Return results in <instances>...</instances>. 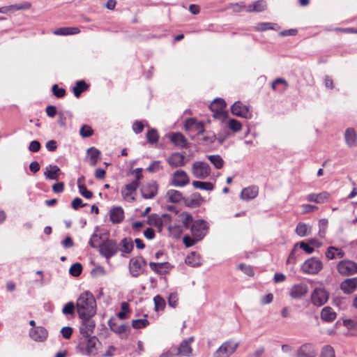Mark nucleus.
Here are the masks:
<instances>
[{
    "mask_svg": "<svg viewBox=\"0 0 357 357\" xmlns=\"http://www.w3.org/2000/svg\"><path fill=\"white\" fill-rule=\"evenodd\" d=\"M76 310L79 318L93 317L96 313V301L90 291L81 294L76 301Z\"/></svg>",
    "mask_w": 357,
    "mask_h": 357,
    "instance_id": "1",
    "label": "nucleus"
},
{
    "mask_svg": "<svg viewBox=\"0 0 357 357\" xmlns=\"http://www.w3.org/2000/svg\"><path fill=\"white\" fill-rule=\"evenodd\" d=\"M192 223V216L186 212L177 215L174 222L169 225V235L174 238H179L184 229H190Z\"/></svg>",
    "mask_w": 357,
    "mask_h": 357,
    "instance_id": "2",
    "label": "nucleus"
},
{
    "mask_svg": "<svg viewBox=\"0 0 357 357\" xmlns=\"http://www.w3.org/2000/svg\"><path fill=\"white\" fill-rule=\"evenodd\" d=\"M100 344V342L96 336L81 337L78 341L77 349L83 354L95 356L98 354Z\"/></svg>",
    "mask_w": 357,
    "mask_h": 357,
    "instance_id": "3",
    "label": "nucleus"
},
{
    "mask_svg": "<svg viewBox=\"0 0 357 357\" xmlns=\"http://www.w3.org/2000/svg\"><path fill=\"white\" fill-rule=\"evenodd\" d=\"M142 177L141 169H137L135 179L131 183L126 184L124 188L121 189V193L123 199L130 202L135 200V195H136L137 189L139 185V180Z\"/></svg>",
    "mask_w": 357,
    "mask_h": 357,
    "instance_id": "4",
    "label": "nucleus"
},
{
    "mask_svg": "<svg viewBox=\"0 0 357 357\" xmlns=\"http://www.w3.org/2000/svg\"><path fill=\"white\" fill-rule=\"evenodd\" d=\"M119 251L117 242L114 239L107 238L99 245L100 254L109 261Z\"/></svg>",
    "mask_w": 357,
    "mask_h": 357,
    "instance_id": "5",
    "label": "nucleus"
},
{
    "mask_svg": "<svg viewBox=\"0 0 357 357\" xmlns=\"http://www.w3.org/2000/svg\"><path fill=\"white\" fill-rule=\"evenodd\" d=\"M336 270L342 276H350L357 273V263L349 259H343L337 264Z\"/></svg>",
    "mask_w": 357,
    "mask_h": 357,
    "instance_id": "6",
    "label": "nucleus"
},
{
    "mask_svg": "<svg viewBox=\"0 0 357 357\" xmlns=\"http://www.w3.org/2000/svg\"><path fill=\"white\" fill-rule=\"evenodd\" d=\"M191 172L192 175L199 179H205L211 173L209 165L203 161H196L193 162L191 167Z\"/></svg>",
    "mask_w": 357,
    "mask_h": 357,
    "instance_id": "7",
    "label": "nucleus"
},
{
    "mask_svg": "<svg viewBox=\"0 0 357 357\" xmlns=\"http://www.w3.org/2000/svg\"><path fill=\"white\" fill-rule=\"evenodd\" d=\"M238 347V343L232 340L223 342L213 354V357H229Z\"/></svg>",
    "mask_w": 357,
    "mask_h": 357,
    "instance_id": "8",
    "label": "nucleus"
},
{
    "mask_svg": "<svg viewBox=\"0 0 357 357\" xmlns=\"http://www.w3.org/2000/svg\"><path fill=\"white\" fill-rule=\"evenodd\" d=\"M146 266V261L142 256L130 259L129 262V271L132 277L137 278L141 275Z\"/></svg>",
    "mask_w": 357,
    "mask_h": 357,
    "instance_id": "9",
    "label": "nucleus"
},
{
    "mask_svg": "<svg viewBox=\"0 0 357 357\" xmlns=\"http://www.w3.org/2000/svg\"><path fill=\"white\" fill-rule=\"evenodd\" d=\"M213 116L220 120H224L227 116V112L225 110L226 102L222 98L215 99L209 105Z\"/></svg>",
    "mask_w": 357,
    "mask_h": 357,
    "instance_id": "10",
    "label": "nucleus"
},
{
    "mask_svg": "<svg viewBox=\"0 0 357 357\" xmlns=\"http://www.w3.org/2000/svg\"><path fill=\"white\" fill-rule=\"evenodd\" d=\"M323 268V264L320 259L311 257L307 259L301 266V271L306 274H317Z\"/></svg>",
    "mask_w": 357,
    "mask_h": 357,
    "instance_id": "11",
    "label": "nucleus"
},
{
    "mask_svg": "<svg viewBox=\"0 0 357 357\" xmlns=\"http://www.w3.org/2000/svg\"><path fill=\"white\" fill-rule=\"evenodd\" d=\"M185 129L189 133L190 137L193 139L195 135L199 137L204 132V124L190 118L185 121Z\"/></svg>",
    "mask_w": 357,
    "mask_h": 357,
    "instance_id": "12",
    "label": "nucleus"
},
{
    "mask_svg": "<svg viewBox=\"0 0 357 357\" xmlns=\"http://www.w3.org/2000/svg\"><path fill=\"white\" fill-rule=\"evenodd\" d=\"M92 317H93L79 318L82 321L79 330L82 337H91L96 326V323Z\"/></svg>",
    "mask_w": 357,
    "mask_h": 357,
    "instance_id": "13",
    "label": "nucleus"
},
{
    "mask_svg": "<svg viewBox=\"0 0 357 357\" xmlns=\"http://www.w3.org/2000/svg\"><path fill=\"white\" fill-rule=\"evenodd\" d=\"M190 183V177L188 174L182 169L174 172L170 180V184L175 187H184Z\"/></svg>",
    "mask_w": 357,
    "mask_h": 357,
    "instance_id": "14",
    "label": "nucleus"
},
{
    "mask_svg": "<svg viewBox=\"0 0 357 357\" xmlns=\"http://www.w3.org/2000/svg\"><path fill=\"white\" fill-rule=\"evenodd\" d=\"M190 228L192 236L201 241L205 236V230L207 229V223L204 220H192V223Z\"/></svg>",
    "mask_w": 357,
    "mask_h": 357,
    "instance_id": "15",
    "label": "nucleus"
},
{
    "mask_svg": "<svg viewBox=\"0 0 357 357\" xmlns=\"http://www.w3.org/2000/svg\"><path fill=\"white\" fill-rule=\"evenodd\" d=\"M328 293L323 288H316L311 295L312 304L317 307L324 305L328 300Z\"/></svg>",
    "mask_w": 357,
    "mask_h": 357,
    "instance_id": "16",
    "label": "nucleus"
},
{
    "mask_svg": "<svg viewBox=\"0 0 357 357\" xmlns=\"http://www.w3.org/2000/svg\"><path fill=\"white\" fill-rule=\"evenodd\" d=\"M194 337H190L188 339L183 340L176 348V355L190 357L192 356L193 349L191 344L194 342Z\"/></svg>",
    "mask_w": 357,
    "mask_h": 357,
    "instance_id": "17",
    "label": "nucleus"
},
{
    "mask_svg": "<svg viewBox=\"0 0 357 357\" xmlns=\"http://www.w3.org/2000/svg\"><path fill=\"white\" fill-rule=\"evenodd\" d=\"M232 114L245 119H250L252 116L248 107L241 101L235 102L231 107Z\"/></svg>",
    "mask_w": 357,
    "mask_h": 357,
    "instance_id": "18",
    "label": "nucleus"
},
{
    "mask_svg": "<svg viewBox=\"0 0 357 357\" xmlns=\"http://www.w3.org/2000/svg\"><path fill=\"white\" fill-rule=\"evenodd\" d=\"M158 184L154 181H151L142 185L141 193L144 199H152L158 193Z\"/></svg>",
    "mask_w": 357,
    "mask_h": 357,
    "instance_id": "19",
    "label": "nucleus"
},
{
    "mask_svg": "<svg viewBox=\"0 0 357 357\" xmlns=\"http://www.w3.org/2000/svg\"><path fill=\"white\" fill-rule=\"evenodd\" d=\"M340 289L346 294H351L357 289V277L347 278L340 284Z\"/></svg>",
    "mask_w": 357,
    "mask_h": 357,
    "instance_id": "20",
    "label": "nucleus"
},
{
    "mask_svg": "<svg viewBox=\"0 0 357 357\" xmlns=\"http://www.w3.org/2000/svg\"><path fill=\"white\" fill-rule=\"evenodd\" d=\"M307 291V285L305 283L301 282L292 286L289 295L291 298L297 299L305 296Z\"/></svg>",
    "mask_w": 357,
    "mask_h": 357,
    "instance_id": "21",
    "label": "nucleus"
},
{
    "mask_svg": "<svg viewBox=\"0 0 357 357\" xmlns=\"http://www.w3.org/2000/svg\"><path fill=\"white\" fill-rule=\"evenodd\" d=\"M47 330L42 326L32 328L29 331V336L32 340L36 342L45 341L47 337Z\"/></svg>",
    "mask_w": 357,
    "mask_h": 357,
    "instance_id": "22",
    "label": "nucleus"
},
{
    "mask_svg": "<svg viewBox=\"0 0 357 357\" xmlns=\"http://www.w3.org/2000/svg\"><path fill=\"white\" fill-rule=\"evenodd\" d=\"M167 161L172 168L183 167L185 165L184 154L178 152L172 153Z\"/></svg>",
    "mask_w": 357,
    "mask_h": 357,
    "instance_id": "23",
    "label": "nucleus"
},
{
    "mask_svg": "<svg viewBox=\"0 0 357 357\" xmlns=\"http://www.w3.org/2000/svg\"><path fill=\"white\" fill-rule=\"evenodd\" d=\"M151 221H153V224L158 231H161L163 227H169V225L172 222V216L167 213L162 214L160 217L155 215Z\"/></svg>",
    "mask_w": 357,
    "mask_h": 357,
    "instance_id": "24",
    "label": "nucleus"
},
{
    "mask_svg": "<svg viewBox=\"0 0 357 357\" xmlns=\"http://www.w3.org/2000/svg\"><path fill=\"white\" fill-rule=\"evenodd\" d=\"M108 325L112 331L120 335L127 333L130 330L129 326L128 324H120L114 318H111L108 321Z\"/></svg>",
    "mask_w": 357,
    "mask_h": 357,
    "instance_id": "25",
    "label": "nucleus"
},
{
    "mask_svg": "<svg viewBox=\"0 0 357 357\" xmlns=\"http://www.w3.org/2000/svg\"><path fill=\"white\" fill-rule=\"evenodd\" d=\"M119 245V250L121 252V256L125 257L132 252L134 245L131 238L125 237L121 240Z\"/></svg>",
    "mask_w": 357,
    "mask_h": 357,
    "instance_id": "26",
    "label": "nucleus"
},
{
    "mask_svg": "<svg viewBox=\"0 0 357 357\" xmlns=\"http://www.w3.org/2000/svg\"><path fill=\"white\" fill-rule=\"evenodd\" d=\"M124 211L121 206H116L109 211V220L113 224H119L124 219Z\"/></svg>",
    "mask_w": 357,
    "mask_h": 357,
    "instance_id": "27",
    "label": "nucleus"
},
{
    "mask_svg": "<svg viewBox=\"0 0 357 357\" xmlns=\"http://www.w3.org/2000/svg\"><path fill=\"white\" fill-rule=\"evenodd\" d=\"M316 354L314 346L311 344H305L297 351V357H314Z\"/></svg>",
    "mask_w": 357,
    "mask_h": 357,
    "instance_id": "28",
    "label": "nucleus"
},
{
    "mask_svg": "<svg viewBox=\"0 0 357 357\" xmlns=\"http://www.w3.org/2000/svg\"><path fill=\"white\" fill-rule=\"evenodd\" d=\"M326 257L329 260L342 259L344 257L345 252L340 248L330 246L325 252Z\"/></svg>",
    "mask_w": 357,
    "mask_h": 357,
    "instance_id": "29",
    "label": "nucleus"
},
{
    "mask_svg": "<svg viewBox=\"0 0 357 357\" xmlns=\"http://www.w3.org/2000/svg\"><path fill=\"white\" fill-rule=\"evenodd\" d=\"M330 198V194L328 192H321L318 194L311 193L306 196L307 202H314L317 204L326 202Z\"/></svg>",
    "mask_w": 357,
    "mask_h": 357,
    "instance_id": "30",
    "label": "nucleus"
},
{
    "mask_svg": "<svg viewBox=\"0 0 357 357\" xmlns=\"http://www.w3.org/2000/svg\"><path fill=\"white\" fill-rule=\"evenodd\" d=\"M169 139L175 146L181 148L188 147V143L185 136L181 132H174L169 135Z\"/></svg>",
    "mask_w": 357,
    "mask_h": 357,
    "instance_id": "31",
    "label": "nucleus"
},
{
    "mask_svg": "<svg viewBox=\"0 0 357 357\" xmlns=\"http://www.w3.org/2000/svg\"><path fill=\"white\" fill-rule=\"evenodd\" d=\"M258 194L259 187L257 185H251L242 190L241 197L244 200H251L255 198Z\"/></svg>",
    "mask_w": 357,
    "mask_h": 357,
    "instance_id": "32",
    "label": "nucleus"
},
{
    "mask_svg": "<svg viewBox=\"0 0 357 357\" xmlns=\"http://www.w3.org/2000/svg\"><path fill=\"white\" fill-rule=\"evenodd\" d=\"M203 202V198L201 195L198 192L192 194L187 199H184L185 204L191 208H196L201 206Z\"/></svg>",
    "mask_w": 357,
    "mask_h": 357,
    "instance_id": "33",
    "label": "nucleus"
},
{
    "mask_svg": "<svg viewBox=\"0 0 357 357\" xmlns=\"http://www.w3.org/2000/svg\"><path fill=\"white\" fill-rule=\"evenodd\" d=\"M344 139L346 144L350 147L357 146V135L356 130L353 128H349L344 132Z\"/></svg>",
    "mask_w": 357,
    "mask_h": 357,
    "instance_id": "34",
    "label": "nucleus"
},
{
    "mask_svg": "<svg viewBox=\"0 0 357 357\" xmlns=\"http://www.w3.org/2000/svg\"><path fill=\"white\" fill-rule=\"evenodd\" d=\"M289 87L288 82L283 78L275 79L271 84V89L278 93H284Z\"/></svg>",
    "mask_w": 357,
    "mask_h": 357,
    "instance_id": "35",
    "label": "nucleus"
},
{
    "mask_svg": "<svg viewBox=\"0 0 357 357\" xmlns=\"http://www.w3.org/2000/svg\"><path fill=\"white\" fill-rule=\"evenodd\" d=\"M169 264L168 262L155 263L150 262L149 267L155 273L162 275L168 273L169 269Z\"/></svg>",
    "mask_w": 357,
    "mask_h": 357,
    "instance_id": "36",
    "label": "nucleus"
},
{
    "mask_svg": "<svg viewBox=\"0 0 357 357\" xmlns=\"http://www.w3.org/2000/svg\"><path fill=\"white\" fill-rule=\"evenodd\" d=\"M337 314L331 307H324L321 312V318L326 322H332L336 319Z\"/></svg>",
    "mask_w": 357,
    "mask_h": 357,
    "instance_id": "37",
    "label": "nucleus"
},
{
    "mask_svg": "<svg viewBox=\"0 0 357 357\" xmlns=\"http://www.w3.org/2000/svg\"><path fill=\"white\" fill-rule=\"evenodd\" d=\"M31 7V3L29 2H26L23 4H19V5H11L8 6H3L0 8V13H6L10 11H15V10H26L29 9Z\"/></svg>",
    "mask_w": 357,
    "mask_h": 357,
    "instance_id": "38",
    "label": "nucleus"
},
{
    "mask_svg": "<svg viewBox=\"0 0 357 357\" xmlns=\"http://www.w3.org/2000/svg\"><path fill=\"white\" fill-rule=\"evenodd\" d=\"M167 201L172 203H178L181 200H184L183 194L176 190H169L166 193Z\"/></svg>",
    "mask_w": 357,
    "mask_h": 357,
    "instance_id": "39",
    "label": "nucleus"
},
{
    "mask_svg": "<svg viewBox=\"0 0 357 357\" xmlns=\"http://www.w3.org/2000/svg\"><path fill=\"white\" fill-rule=\"evenodd\" d=\"M295 232L298 236L301 237H305L309 236L311 234L312 227L307 224L299 222L296 225Z\"/></svg>",
    "mask_w": 357,
    "mask_h": 357,
    "instance_id": "40",
    "label": "nucleus"
},
{
    "mask_svg": "<svg viewBox=\"0 0 357 357\" xmlns=\"http://www.w3.org/2000/svg\"><path fill=\"white\" fill-rule=\"evenodd\" d=\"M266 8V2L263 0H259L254 2L252 4H250L247 6L246 12L252 13V12H262Z\"/></svg>",
    "mask_w": 357,
    "mask_h": 357,
    "instance_id": "41",
    "label": "nucleus"
},
{
    "mask_svg": "<svg viewBox=\"0 0 357 357\" xmlns=\"http://www.w3.org/2000/svg\"><path fill=\"white\" fill-rule=\"evenodd\" d=\"M80 32L77 27H60L54 30L53 33L57 36L74 35Z\"/></svg>",
    "mask_w": 357,
    "mask_h": 357,
    "instance_id": "42",
    "label": "nucleus"
},
{
    "mask_svg": "<svg viewBox=\"0 0 357 357\" xmlns=\"http://www.w3.org/2000/svg\"><path fill=\"white\" fill-rule=\"evenodd\" d=\"M87 154L89 165L95 166L100 159V152L95 147H91L87 149Z\"/></svg>",
    "mask_w": 357,
    "mask_h": 357,
    "instance_id": "43",
    "label": "nucleus"
},
{
    "mask_svg": "<svg viewBox=\"0 0 357 357\" xmlns=\"http://www.w3.org/2000/svg\"><path fill=\"white\" fill-rule=\"evenodd\" d=\"M60 173V169L56 165H50L46 167L45 176L51 180H57Z\"/></svg>",
    "mask_w": 357,
    "mask_h": 357,
    "instance_id": "44",
    "label": "nucleus"
},
{
    "mask_svg": "<svg viewBox=\"0 0 357 357\" xmlns=\"http://www.w3.org/2000/svg\"><path fill=\"white\" fill-rule=\"evenodd\" d=\"M89 86L84 80L76 82L75 86L73 88V92L76 98H79L82 93L86 91Z\"/></svg>",
    "mask_w": 357,
    "mask_h": 357,
    "instance_id": "45",
    "label": "nucleus"
},
{
    "mask_svg": "<svg viewBox=\"0 0 357 357\" xmlns=\"http://www.w3.org/2000/svg\"><path fill=\"white\" fill-rule=\"evenodd\" d=\"M192 186L196 189L212 191L214 189V185L211 182L201 181H194L192 183Z\"/></svg>",
    "mask_w": 357,
    "mask_h": 357,
    "instance_id": "46",
    "label": "nucleus"
},
{
    "mask_svg": "<svg viewBox=\"0 0 357 357\" xmlns=\"http://www.w3.org/2000/svg\"><path fill=\"white\" fill-rule=\"evenodd\" d=\"M84 180V176L79 178L77 180V186L79 192L85 198L91 199L93 197L92 192L87 190L86 187L82 183V181Z\"/></svg>",
    "mask_w": 357,
    "mask_h": 357,
    "instance_id": "47",
    "label": "nucleus"
},
{
    "mask_svg": "<svg viewBox=\"0 0 357 357\" xmlns=\"http://www.w3.org/2000/svg\"><path fill=\"white\" fill-rule=\"evenodd\" d=\"M185 262L193 267L199 266L200 265L199 255H197L195 252H192L190 255L187 256Z\"/></svg>",
    "mask_w": 357,
    "mask_h": 357,
    "instance_id": "48",
    "label": "nucleus"
},
{
    "mask_svg": "<svg viewBox=\"0 0 357 357\" xmlns=\"http://www.w3.org/2000/svg\"><path fill=\"white\" fill-rule=\"evenodd\" d=\"M202 136V138H199V140L202 141L206 144H211L213 143L216 139L215 135L213 132L211 131H205L200 135Z\"/></svg>",
    "mask_w": 357,
    "mask_h": 357,
    "instance_id": "49",
    "label": "nucleus"
},
{
    "mask_svg": "<svg viewBox=\"0 0 357 357\" xmlns=\"http://www.w3.org/2000/svg\"><path fill=\"white\" fill-rule=\"evenodd\" d=\"M207 158L218 169H221L224 165V160L219 155H210L207 156Z\"/></svg>",
    "mask_w": 357,
    "mask_h": 357,
    "instance_id": "50",
    "label": "nucleus"
},
{
    "mask_svg": "<svg viewBox=\"0 0 357 357\" xmlns=\"http://www.w3.org/2000/svg\"><path fill=\"white\" fill-rule=\"evenodd\" d=\"M121 311L117 314V317L120 319H126L128 318V314L130 312L129 305L127 302H122L121 304Z\"/></svg>",
    "mask_w": 357,
    "mask_h": 357,
    "instance_id": "51",
    "label": "nucleus"
},
{
    "mask_svg": "<svg viewBox=\"0 0 357 357\" xmlns=\"http://www.w3.org/2000/svg\"><path fill=\"white\" fill-rule=\"evenodd\" d=\"M155 304V310L160 311L163 310L166 306L165 299L160 295H157L153 298Z\"/></svg>",
    "mask_w": 357,
    "mask_h": 357,
    "instance_id": "52",
    "label": "nucleus"
},
{
    "mask_svg": "<svg viewBox=\"0 0 357 357\" xmlns=\"http://www.w3.org/2000/svg\"><path fill=\"white\" fill-rule=\"evenodd\" d=\"M247 6L241 2L232 3L227 6V8L232 10L234 13H240L242 11L246 12Z\"/></svg>",
    "mask_w": 357,
    "mask_h": 357,
    "instance_id": "53",
    "label": "nucleus"
},
{
    "mask_svg": "<svg viewBox=\"0 0 357 357\" xmlns=\"http://www.w3.org/2000/svg\"><path fill=\"white\" fill-rule=\"evenodd\" d=\"M227 126L234 132H239L242 129V125L240 121L234 119H231L228 121Z\"/></svg>",
    "mask_w": 357,
    "mask_h": 357,
    "instance_id": "54",
    "label": "nucleus"
},
{
    "mask_svg": "<svg viewBox=\"0 0 357 357\" xmlns=\"http://www.w3.org/2000/svg\"><path fill=\"white\" fill-rule=\"evenodd\" d=\"M146 139L149 143H156L159 139V135L156 129L152 128L146 133Z\"/></svg>",
    "mask_w": 357,
    "mask_h": 357,
    "instance_id": "55",
    "label": "nucleus"
},
{
    "mask_svg": "<svg viewBox=\"0 0 357 357\" xmlns=\"http://www.w3.org/2000/svg\"><path fill=\"white\" fill-rule=\"evenodd\" d=\"M149 324V321L146 319H139L132 321V326L135 329H140L145 328Z\"/></svg>",
    "mask_w": 357,
    "mask_h": 357,
    "instance_id": "56",
    "label": "nucleus"
},
{
    "mask_svg": "<svg viewBox=\"0 0 357 357\" xmlns=\"http://www.w3.org/2000/svg\"><path fill=\"white\" fill-rule=\"evenodd\" d=\"M82 266L81 264H79V263L73 264L69 269L70 274L75 277H77V276L80 275V274L82 273Z\"/></svg>",
    "mask_w": 357,
    "mask_h": 357,
    "instance_id": "57",
    "label": "nucleus"
},
{
    "mask_svg": "<svg viewBox=\"0 0 357 357\" xmlns=\"http://www.w3.org/2000/svg\"><path fill=\"white\" fill-rule=\"evenodd\" d=\"M320 357H335L334 349L330 345H326L322 348Z\"/></svg>",
    "mask_w": 357,
    "mask_h": 357,
    "instance_id": "58",
    "label": "nucleus"
},
{
    "mask_svg": "<svg viewBox=\"0 0 357 357\" xmlns=\"http://www.w3.org/2000/svg\"><path fill=\"white\" fill-rule=\"evenodd\" d=\"M79 133L83 137H89L93 135V130L91 126L88 125H83L80 128Z\"/></svg>",
    "mask_w": 357,
    "mask_h": 357,
    "instance_id": "59",
    "label": "nucleus"
},
{
    "mask_svg": "<svg viewBox=\"0 0 357 357\" xmlns=\"http://www.w3.org/2000/svg\"><path fill=\"white\" fill-rule=\"evenodd\" d=\"M52 91L54 96L58 98H63L66 95V90L63 88H59L57 84L52 86Z\"/></svg>",
    "mask_w": 357,
    "mask_h": 357,
    "instance_id": "60",
    "label": "nucleus"
},
{
    "mask_svg": "<svg viewBox=\"0 0 357 357\" xmlns=\"http://www.w3.org/2000/svg\"><path fill=\"white\" fill-rule=\"evenodd\" d=\"M75 307L76 305H75V304L73 302H68L63 307L62 312L64 314L73 315L75 313Z\"/></svg>",
    "mask_w": 357,
    "mask_h": 357,
    "instance_id": "61",
    "label": "nucleus"
},
{
    "mask_svg": "<svg viewBox=\"0 0 357 357\" xmlns=\"http://www.w3.org/2000/svg\"><path fill=\"white\" fill-rule=\"evenodd\" d=\"M200 240H198L197 238L195 237H190L189 236H185L183 238V243L187 248L192 247L197 242L199 241Z\"/></svg>",
    "mask_w": 357,
    "mask_h": 357,
    "instance_id": "62",
    "label": "nucleus"
},
{
    "mask_svg": "<svg viewBox=\"0 0 357 357\" xmlns=\"http://www.w3.org/2000/svg\"><path fill=\"white\" fill-rule=\"evenodd\" d=\"M273 29V24L270 22H260L255 26V29L258 31H264Z\"/></svg>",
    "mask_w": 357,
    "mask_h": 357,
    "instance_id": "63",
    "label": "nucleus"
},
{
    "mask_svg": "<svg viewBox=\"0 0 357 357\" xmlns=\"http://www.w3.org/2000/svg\"><path fill=\"white\" fill-rule=\"evenodd\" d=\"M73 330L70 326L63 327L61 330V333L63 338L68 340L71 337Z\"/></svg>",
    "mask_w": 357,
    "mask_h": 357,
    "instance_id": "64",
    "label": "nucleus"
}]
</instances>
